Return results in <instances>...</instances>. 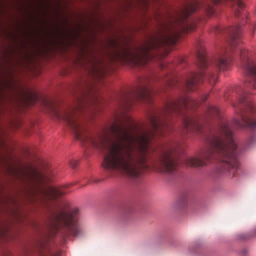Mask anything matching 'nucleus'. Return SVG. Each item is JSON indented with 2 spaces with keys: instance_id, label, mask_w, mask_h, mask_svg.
<instances>
[{
  "instance_id": "32",
  "label": "nucleus",
  "mask_w": 256,
  "mask_h": 256,
  "mask_svg": "<svg viewBox=\"0 0 256 256\" xmlns=\"http://www.w3.org/2000/svg\"><path fill=\"white\" fill-rule=\"evenodd\" d=\"M28 64H30V63H29Z\"/></svg>"
},
{
  "instance_id": "3",
  "label": "nucleus",
  "mask_w": 256,
  "mask_h": 256,
  "mask_svg": "<svg viewBox=\"0 0 256 256\" xmlns=\"http://www.w3.org/2000/svg\"><path fill=\"white\" fill-rule=\"evenodd\" d=\"M43 103L56 118L65 121L74 132L76 139L80 140L86 146L95 148L94 132L80 124L74 115L75 110L74 108L59 110L56 108L53 102L46 98L43 100Z\"/></svg>"
},
{
  "instance_id": "25",
  "label": "nucleus",
  "mask_w": 256,
  "mask_h": 256,
  "mask_svg": "<svg viewBox=\"0 0 256 256\" xmlns=\"http://www.w3.org/2000/svg\"><path fill=\"white\" fill-rule=\"evenodd\" d=\"M166 40L170 41V42H172V43L176 42V40H174V39L170 40V36H166Z\"/></svg>"
},
{
  "instance_id": "5",
  "label": "nucleus",
  "mask_w": 256,
  "mask_h": 256,
  "mask_svg": "<svg viewBox=\"0 0 256 256\" xmlns=\"http://www.w3.org/2000/svg\"><path fill=\"white\" fill-rule=\"evenodd\" d=\"M216 31L222 33L227 37V43L230 47L228 50L224 48L220 53L214 57L208 56L204 52H198L197 58L200 64H228L232 62V56L231 49L238 44L239 40L241 36V29L239 26H232L227 28H221L216 27Z\"/></svg>"
},
{
  "instance_id": "15",
  "label": "nucleus",
  "mask_w": 256,
  "mask_h": 256,
  "mask_svg": "<svg viewBox=\"0 0 256 256\" xmlns=\"http://www.w3.org/2000/svg\"><path fill=\"white\" fill-rule=\"evenodd\" d=\"M240 58L243 64H256V56L246 48L240 49Z\"/></svg>"
},
{
  "instance_id": "6",
  "label": "nucleus",
  "mask_w": 256,
  "mask_h": 256,
  "mask_svg": "<svg viewBox=\"0 0 256 256\" xmlns=\"http://www.w3.org/2000/svg\"><path fill=\"white\" fill-rule=\"evenodd\" d=\"M150 80L148 78H142L138 80L137 84L132 88L124 92L122 95L120 107L122 114L129 110L134 102L142 100L146 102H151L152 96L155 92L149 88Z\"/></svg>"
},
{
  "instance_id": "4",
  "label": "nucleus",
  "mask_w": 256,
  "mask_h": 256,
  "mask_svg": "<svg viewBox=\"0 0 256 256\" xmlns=\"http://www.w3.org/2000/svg\"><path fill=\"white\" fill-rule=\"evenodd\" d=\"M78 209H72L68 202L60 204L52 212V224L57 232L65 236H77L82 231L78 222Z\"/></svg>"
},
{
  "instance_id": "13",
  "label": "nucleus",
  "mask_w": 256,
  "mask_h": 256,
  "mask_svg": "<svg viewBox=\"0 0 256 256\" xmlns=\"http://www.w3.org/2000/svg\"><path fill=\"white\" fill-rule=\"evenodd\" d=\"M39 191L44 196L50 200H56L68 192L66 188H56L52 187L45 190L40 188Z\"/></svg>"
},
{
  "instance_id": "17",
  "label": "nucleus",
  "mask_w": 256,
  "mask_h": 256,
  "mask_svg": "<svg viewBox=\"0 0 256 256\" xmlns=\"http://www.w3.org/2000/svg\"><path fill=\"white\" fill-rule=\"evenodd\" d=\"M25 66L24 68L29 71L33 75L39 74L40 72V68H37L38 65H22Z\"/></svg>"
},
{
  "instance_id": "14",
  "label": "nucleus",
  "mask_w": 256,
  "mask_h": 256,
  "mask_svg": "<svg viewBox=\"0 0 256 256\" xmlns=\"http://www.w3.org/2000/svg\"><path fill=\"white\" fill-rule=\"evenodd\" d=\"M97 65V92L98 91V82L102 81L103 78L114 72L116 68L115 65H102V67H98ZM98 99V92H97V100Z\"/></svg>"
},
{
  "instance_id": "26",
  "label": "nucleus",
  "mask_w": 256,
  "mask_h": 256,
  "mask_svg": "<svg viewBox=\"0 0 256 256\" xmlns=\"http://www.w3.org/2000/svg\"><path fill=\"white\" fill-rule=\"evenodd\" d=\"M186 28L188 31H192L194 29V26H188Z\"/></svg>"
},
{
  "instance_id": "18",
  "label": "nucleus",
  "mask_w": 256,
  "mask_h": 256,
  "mask_svg": "<svg viewBox=\"0 0 256 256\" xmlns=\"http://www.w3.org/2000/svg\"><path fill=\"white\" fill-rule=\"evenodd\" d=\"M177 82L176 78L174 76H169L163 80V82L169 87L173 86Z\"/></svg>"
},
{
  "instance_id": "11",
  "label": "nucleus",
  "mask_w": 256,
  "mask_h": 256,
  "mask_svg": "<svg viewBox=\"0 0 256 256\" xmlns=\"http://www.w3.org/2000/svg\"><path fill=\"white\" fill-rule=\"evenodd\" d=\"M242 70L249 86L256 89V65H242Z\"/></svg>"
},
{
  "instance_id": "22",
  "label": "nucleus",
  "mask_w": 256,
  "mask_h": 256,
  "mask_svg": "<svg viewBox=\"0 0 256 256\" xmlns=\"http://www.w3.org/2000/svg\"><path fill=\"white\" fill-rule=\"evenodd\" d=\"M78 164V162L74 160H72L70 162V165L71 167L72 168H75L77 166Z\"/></svg>"
},
{
  "instance_id": "8",
  "label": "nucleus",
  "mask_w": 256,
  "mask_h": 256,
  "mask_svg": "<svg viewBox=\"0 0 256 256\" xmlns=\"http://www.w3.org/2000/svg\"><path fill=\"white\" fill-rule=\"evenodd\" d=\"M76 66L77 65H74ZM78 68H74L75 70L79 71L80 78L75 85L76 90H81L86 89L90 92L93 87V82L96 77V72L94 66L96 65H78Z\"/></svg>"
},
{
  "instance_id": "27",
  "label": "nucleus",
  "mask_w": 256,
  "mask_h": 256,
  "mask_svg": "<svg viewBox=\"0 0 256 256\" xmlns=\"http://www.w3.org/2000/svg\"><path fill=\"white\" fill-rule=\"evenodd\" d=\"M70 70H66L64 72H62V74H64V75L68 74H69V71H70Z\"/></svg>"
},
{
  "instance_id": "24",
  "label": "nucleus",
  "mask_w": 256,
  "mask_h": 256,
  "mask_svg": "<svg viewBox=\"0 0 256 256\" xmlns=\"http://www.w3.org/2000/svg\"><path fill=\"white\" fill-rule=\"evenodd\" d=\"M256 30V25L254 24L252 28L251 34L254 36L255 30Z\"/></svg>"
},
{
  "instance_id": "16",
  "label": "nucleus",
  "mask_w": 256,
  "mask_h": 256,
  "mask_svg": "<svg viewBox=\"0 0 256 256\" xmlns=\"http://www.w3.org/2000/svg\"><path fill=\"white\" fill-rule=\"evenodd\" d=\"M39 98L37 94L30 90H26L24 96V102L28 105H31L36 102Z\"/></svg>"
},
{
  "instance_id": "21",
  "label": "nucleus",
  "mask_w": 256,
  "mask_h": 256,
  "mask_svg": "<svg viewBox=\"0 0 256 256\" xmlns=\"http://www.w3.org/2000/svg\"><path fill=\"white\" fill-rule=\"evenodd\" d=\"M14 76L12 75L10 76V80L9 82H6V84L10 85V86H11V85H13L14 83Z\"/></svg>"
},
{
  "instance_id": "33",
  "label": "nucleus",
  "mask_w": 256,
  "mask_h": 256,
  "mask_svg": "<svg viewBox=\"0 0 256 256\" xmlns=\"http://www.w3.org/2000/svg\"><path fill=\"white\" fill-rule=\"evenodd\" d=\"M96 42H98V40H96Z\"/></svg>"
},
{
  "instance_id": "1",
  "label": "nucleus",
  "mask_w": 256,
  "mask_h": 256,
  "mask_svg": "<svg viewBox=\"0 0 256 256\" xmlns=\"http://www.w3.org/2000/svg\"><path fill=\"white\" fill-rule=\"evenodd\" d=\"M199 102L187 96L170 100L158 113L151 114L148 117L150 128L140 133L134 132L132 126H124L118 118L110 126L107 138L110 141L108 153L104 158L108 168L118 170L132 178L138 176L142 170L148 168L146 164L150 152L156 150L151 141L164 136L172 130V118L180 116L184 130L202 132V122L209 118H220V110L208 106L204 117L186 114L185 112L198 106Z\"/></svg>"
},
{
  "instance_id": "29",
  "label": "nucleus",
  "mask_w": 256,
  "mask_h": 256,
  "mask_svg": "<svg viewBox=\"0 0 256 256\" xmlns=\"http://www.w3.org/2000/svg\"><path fill=\"white\" fill-rule=\"evenodd\" d=\"M100 64L98 62V60H97V63H96V64Z\"/></svg>"
},
{
  "instance_id": "23",
  "label": "nucleus",
  "mask_w": 256,
  "mask_h": 256,
  "mask_svg": "<svg viewBox=\"0 0 256 256\" xmlns=\"http://www.w3.org/2000/svg\"><path fill=\"white\" fill-rule=\"evenodd\" d=\"M98 0H97V11L98 10ZM97 33L98 32V25H99V22L98 19V12H97Z\"/></svg>"
},
{
  "instance_id": "19",
  "label": "nucleus",
  "mask_w": 256,
  "mask_h": 256,
  "mask_svg": "<svg viewBox=\"0 0 256 256\" xmlns=\"http://www.w3.org/2000/svg\"><path fill=\"white\" fill-rule=\"evenodd\" d=\"M230 68V65H216V70L217 72H220L222 71L228 70Z\"/></svg>"
},
{
  "instance_id": "7",
  "label": "nucleus",
  "mask_w": 256,
  "mask_h": 256,
  "mask_svg": "<svg viewBox=\"0 0 256 256\" xmlns=\"http://www.w3.org/2000/svg\"><path fill=\"white\" fill-rule=\"evenodd\" d=\"M158 153V168L162 174H173L178 164L174 153L175 149L170 144L162 146L156 150Z\"/></svg>"
},
{
  "instance_id": "28",
  "label": "nucleus",
  "mask_w": 256,
  "mask_h": 256,
  "mask_svg": "<svg viewBox=\"0 0 256 256\" xmlns=\"http://www.w3.org/2000/svg\"><path fill=\"white\" fill-rule=\"evenodd\" d=\"M207 98H208V96H206L204 97V98H203V100H202L203 102H204V101H206V100Z\"/></svg>"
},
{
  "instance_id": "31",
  "label": "nucleus",
  "mask_w": 256,
  "mask_h": 256,
  "mask_svg": "<svg viewBox=\"0 0 256 256\" xmlns=\"http://www.w3.org/2000/svg\"><path fill=\"white\" fill-rule=\"evenodd\" d=\"M17 64H19V63H18Z\"/></svg>"
},
{
  "instance_id": "12",
  "label": "nucleus",
  "mask_w": 256,
  "mask_h": 256,
  "mask_svg": "<svg viewBox=\"0 0 256 256\" xmlns=\"http://www.w3.org/2000/svg\"><path fill=\"white\" fill-rule=\"evenodd\" d=\"M200 6V4L196 1L185 6L180 12H176V20L178 21L187 18L191 14L195 12L199 8Z\"/></svg>"
},
{
  "instance_id": "9",
  "label": "nucleus",
  "mask_w": 256,
  "mask_h": 256,
  "mask_svg": "<svg viewBox=\"0 0 256 256\" xmlns=\"http://www.w3.org/2000/svg\"><path fill=\"white\" fill-rule=\"evenodd\" d=\"M206 78V80L211 85H214L216 82L217 76L215 74L208 72L206 74H192L186 79V86L190 91L194 90L198 85L202 82Z\"/></svg>"
},
{
  "instance_id": "30",
  "label": "nucleus",
  "mask_w": 256,
  "mask_h": 256,
  "mask_svg": "<svg viewBox=\"0 0 256 256\" xmlns=\"http://www.w3.org/2000/svg\"><path fill=\"white\" fill-rule=\"evenodd\" d=\"M0 64H2V63H0Z\"/></svg>"
},
{
  "instance_id": "2",
  "label": "nucleus",
  "mask_w": 256,
  "mask_h": 256,
  "mask_svg": "<svg viewBox=\"0 0 256 256\" xmlns=\"http://www.w3.org/2000/svg\"><path fill=\"white\" fill-rule=\"evenodd\" d=\"M246 96V93L242 92L238 102L232 104L236 114L232 125L222 120L216 132H210L206 138L208 148L202 150L198 158H188L186 162L188 166H202L214 159L218 162L216 170L217 174H226L231 178L236 176L239 167L238 154L231 127L256 128V110Z\"/></svg>"
},
{
  "instance_id": "10",
  "label": "nucleus",
  "mask_w": 256,
  "mask_h": 256,
  "mask_svg": "<svg viewBox=\"0 0 256 256\" xmlns=\"http://www.w3.org/2000/svg\"><path fill=\"white\" fill-rule=\"evenodd\" d=\"M108 46L114 50V54L117 56L128 58L134 55L126 42H122L118 37H112L108 40Z\"/></svg>"
},
{
  "instance_id": "20",
  "label": "nucleus",
  "mask_w": 256,
  "mask_h": 256,
  "mask_svg": "<svg viewBox=\"0 0 256 256\" xmlns=\"http://www.w3.org/2000/svg\"><path fill=\"white\" fill-rule=\"evenodd\" d=\"M186 196H182L177 201L176 204L178 206H176L178 208H180L186 203Z\"/></svg>"
}]
</instances>
